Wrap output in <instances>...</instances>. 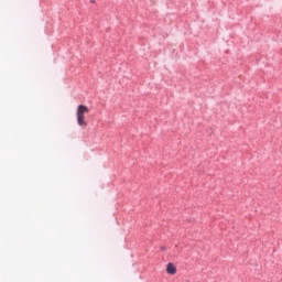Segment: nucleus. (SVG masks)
Returning <instances> with one entry per match:
<instances>
[{
  "label": "nucleus",
  "mask_w": 282,
  "mask_h": 282,
  "mask_svg": "<svg viewBox=\"0 0 282 282\" xmlns=\"http://www.w3.org/2000/svg\"><path fill=\"white\" fill-rule=\"evenodd\" d=\"M166 272L167 274H177V268L175 267V264L170 262L167 263Z\"/></svg>",
  "instance_id": "nucleus-2"
},
{
  "label": "nucleus",
  "mask_w": 282,
  "mask_h": 282,
  "mask_svg": "<svg viewBox=\"0 0 282 282\" xmlns=\"http://www.w3.org/2000/svg\"><path fill=\"white\" fill-rule=\"evenodd\" d=\"M85 113H89V108L85 105H79L76 111L77 124L79 127H87V121H85Z\"/></svg>",
  "instance_id": "nucleus-1"
}]
</instances>
